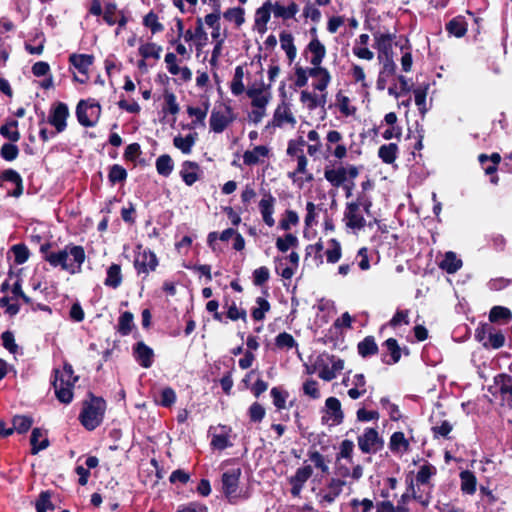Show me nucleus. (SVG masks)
I'll use <instances>...</instances> for the list:
<instances>
[{
	"mask_svg": "<svg viewBox=\"0 0 512 512\" xmlns=\"http://www.w3.org/2000/svg\"><path fill=\"white\" fill-rule=\"evenodd\" d=\"M382 440L379 438L378 432L370 428L358 438L359 448L364 453H375L382 447Z\"/></svg>",
	"mask_w": 512,
	"mask_h": 512,
	"instance_id": "8",
	"label": "nucleus"
},
{
	"mask_svg": "<svg viewBox=\"0 0 512 512\" xmlns=\"http://www.w3.org/2000/svg\"><path fill=\"white\" fill-rule=\"evenodd\" d=\"M117 7L114 3H109L105 7L104 20L108 25H114L117 21Z\"/></svg>",
	"mask_w": 512,
	"mask_h": 512,
	"instance_id": "59",
	"label": "nucleus"
},
{
	"mask_svg": "<svg viewBox=\"0 0 512 512\" xmlns=\"http://www.w3.org/2000/svg\"><path fill=\"white\" fill-rule=\"evenodd\" d=\"M249 416L251 421L260 422L265 416L264 407L257 402L253 403L249 408Z\"/></svg>",
	"mask_w": 512,
	"mask_h": 512,
	"instance_id": "56",
	"label": "nucleus"
},
{
	"mask_svg": "<svg viewBox=\"0 0 512 512\" xmlns=\"http://www.w3.org/2000/svg\"><path fill=\"white\" fill-rule=\"evenodd\" d=\"M12 251L15 256V262L17 264H22L25 261H27V259L29 257V252H28V249L26 248V246H24L22 244L14 245L12 247Z\"/></svg>",
	"mask_w": 512,
	"mask_h": 512,
	"instance_id": "55",
	"label": "nucleus"
},
{
	"mask_svg": "<svg viewBox=\"0 0 512 512\" xmlns=\"http://www.w3.org/2000/svg\"><path fill=\"white\" fill-rule=\"evenodd\" d=\"M301 102L307 103L308 108L310 110L315 109L318 105H321L322 103L318 101V97L314 94H311L308 91H302L301 92Z\"/></svg>",
	"mask_w": 512,
	"mask_h": 512,
	"instance_id": "60",
	"label": "nucleus"
},
{
	"mask_svg": "<svg viewBox=\"0 0 512 512\" xmlns=\"http://www.w3.org/2000/svg\"><path fill=\"white\" fill-rule=\"evenodd\" d=\"M414 472L410 471L405 478L406 491L402 494L401 500L397 505V512H408V509L405 505L412 499L416 497V492L414 489Z\"/></svg>",
	"mask_w": 512,
	"mask_h": 512,
	"instance_id": "12",
	"label": "nucleus"
},
{
	"mask_svg": "<svg viewBox=\"0 0 512 512\" xmlns=\"http://www.w3.org/2000/svg\"><path fill=\"white\" fill-rule=\"evenodd\" d=\"M3 346L9 350L11 353H15L18 349V346L14 342V335L10 331H5L2 334Z\"/></svg>",
	"mask_w": 512,
	"mask_h": 512,
	"instance_id": "64",
	"label": "nucleus"
},
{
	"mask_svg": "<svg viewBox=\"0 0 512 512\" xmlns=\"http://www.w3.org/2000/svg\"><path fill=\"white\" fill-rule=\"evenodd\" d=\"M144 25L149 27L152 33L163 30V25L158 22V17L155 13L150 12L144 17Z\"/></svg>",
	"mask_w": 512,
	"mask_h": 512,
	"instance_id": "53",
	"label": "nucleus"
},
{
	"mask_svg": "<svg viewBox=\"0 0 512 512\" xmlns=\"http://www.w3.org/2000/svg\"><path fill=\"white\" fill-rule=\"evenodd\" d=\"M231 111L229 108L225 112L212 111L210 117V127L216 133H221L232 122Z\"/></svg>",
	"mask_w": 512,
	"mask_h": 512,
	"instance_id": "10",
	"label": "nucleus"
},
{
	"mask_svg": "<svg viewBox=\"0 0 512 512\" xmlns=\"http://www.w3.org/2000/svg\"><path fill=\"white\" fill-rule=\"evenodd\" d=\"M276 345L279 348H292L296 343L290 334L283 332L276 337Z\"/></svg>",
	"mask_w": 512,
	"mask_h": 512,
	"instance_id": "57",
	"label": "nucleus"
},
{
	"mask_svg": "<svg viewBox=\"0 0 512 512\" xmlns=\"http://www.w3.org/2000/svg\"><path fill=\"white\" fill-rule=\"evenodd\" d=\"M244 70L242 66H237L235 69L234 78L231 83V91L235 95H240L244 92V85L242 82Z\"/></svg>",
	"mask_w": 512,
	"mask_h": 512,
	"instance_id": "37",
	"label": "nucleus"
},
{
	"mask_svg": "<svg viewBox=\"0 0 512 512\" xmlns=\"http://www.w3.org/2000/svg\"><path fill=\"white\" fill-rule=\"evenodd\" d=\"M156 168L159 174L168 176L173 169L171 157L169 155H161L156 161Z\"/></svg>",
	"mask_w": 512,
	"mask_h": 512,
	"instance_id": "39",
	"label": "nucleus"
},
{
	"mask_svg": "<svg viewBox=\"0 0 512 512\" xmlns=\"http://www.w3.org/2000/svg\"><path fill=\"white\" fill-rule=\"evenodd\" d=\"M244 10L240 7L230 8L224 13V18L228 21H234L237 26L244 22Z\"/></svg>",
	"mask_w": 512,
	"mask_h": 512,
	"instance_id": "47",
	"label": "nucleus"
},
{
	"mask_svg": "<svg viewBox=\"0 0 512 512\" xmlns=\"http://www.w3.org/2000/svg\"><path fill=\"white\" fill-rule=\"evenodd\" d=\"M133 314L131 312H124L120 318L118 323V332L122 335H128L133 327Z\"/></svg>",
	"mask_w": 512,
	"mask_h": 512,
	"instance_id": "36",
	"label": "nucleus"
},
{
	"mask_svg": "<svg viewBox=\"0 0 512 512\" xmlns=\"http://www.w3.org/2000/svg\"><path fill=\"white\" fill-rule=\"evenodd\" d=\"M445 29L450 36L462 38L467 33L468 23L464 16L458 15L446 23Z\"/></svg>",
	"mask_w": 512,
	"mask_h": 512,
	"instance_id": "13",
	"label": "nucleus"
},
{
	"mask_svg": "<svg viewBox=\"0 0 512 512\" xmlns=\"http://www.w3.org/2000/svg\"><path fill=\"white\" fill-rule=\"evenodd\" d=\"M327 261L329 263H336L341 257V246L335 239L328 242V248L325 251Z\"/></svg>",
	"mask_w": 512,
	"mask_h": 512,
	"instance_id": "35",
	"label": "nucleus"
},
{
	"mask_svg": "<svg viewBox=\"0 0 512 512\" xmlns=\"http://www.w3.org/2000/svg\"><path fill=\"white\" fill-rule=\"evenodd\" d=\"M345 218L347 219V226L350 228L361 229L365 225V220L360 214V207L357 203L348 204Z\"/></svg>",
	"mask_w": 512,
	"mask_h": 512,
	"instance_id": "14",
	"label": "nucleus"
},
{
	"mask_svg": "<svg viewBox=\"0 0 512 512\" xmlns=\"http://www.w3.org/2000/svg\"><path fill=\"white\" fill-rule=\"evenodd\" d=\"M435 473H436V468L433 465L426 462L418 470V483H422V484L428 483L430 477L432 475H434Z\"/></svg>",
	"mask_w": 512,
	"mask_h": 512,
	"instance_id": "48",
	"label": "nucleus"
},
{
	"mask_svg": "<svg viewBox=\"0 0 512 512\" xmlns=\"http://www.w3.org/2000/svg\"><path fill=\"white\" fill-rule=\"evenodd\" d=\"M344 485L345 481L340 479H332L328 485V493L323 495V501L332 503L335 498L340 495Z\"/></svg>",
	"mask_w": 512,
	"mask_h": 512,
	"instance_id": "27",
	"label": "nucleus"
},
{
	"mask_svg": "<svg viewBox=\"0 0 512 512\" xmlns=\"http://www.w3.org/2000/svg\"><path fill=\"white\" fill-rule=\"evenodd\" d=\"M272 11L276 17H283L285 19L292 18L298 12V5L294 2L284 7L278 3L272 6Z\"/></svg>",
	"mask_w": 512,
	"mask_h": 512,
	"instance_id": "28",
	"label": "nucleus"
},
{
	"mask_svg": "<svg viewBox=\"0 0 512 512\" xmlns=\"http://www.w3.org/2000/svg\"><path fill=\"white\" fill-rule=\"evenodd\" d=\"M284 122L295 124V119L290 112L287 104L279 105L274 113L273 123L276 126H281Z\"/></svg>",
	"mask_w": 512,
	"mask_h": 512,
	"instance_id": "22",
	"label": "nucleus"
},
{
	"mask_svg": "<svg viewBox=\"0 0 512 512\" xmlns=\"http://www.w3.org/2000/svg\"><path fill=\"white\" fill-rule=\"evenodd\" d=\"M385 344L387 346L388 351L391 354L393 362L394 363L398 362L401 354H400V348L398 346L397 341L393 338H389Z\"/></svg>",
	"mask_w": 512,
	"mask_h": 512,
	"instance_id": "63",
	"label": "nucleus"
},
{
	"mask_svg": "<svg viewBox=\"0 0 512 512\" xmlns=\"http://www.w3.org/2000/svg\"><path fill=\"white\" fill-rule=\"evenodd\" d=\"M18 153H19L18 147L11 143H5L1 147V151H0L1 156L7 161H12V160L16 159L18 156Z\"/></svg>",
	"mask_w": 512,
	"mask_h": 512,
	"instance_id": "51",
	"label": "nucleus"
},
{
	"mask_svg": "<svg viewBox=\"0 0 512 512\" xmlns=\"http://www.w3.org/2000/svg\"><path fill=\"white\" fill-rule=\"evenodd\" d=\"M194 142L195 137L193 134H189L186 137L177 136L173 140L174 146L180 149L185 154L191 152V148L194 145Z\"/></svg>",
	"mask_w": 512,
	"mask_h": 512,
	"instance_id": "34",
	"label": "nucleus"
},
{
	"mask_svg": "<svg viewBox=\"0 0 512 512\" xmlns=\"http://www.w3.org/2000/svg\"><path fill=\"white\" fill-rule=\"evenodd\" d=\"M47 509L53 510L54 505L51 502V493L43 491L36 502V510L37 512H46Z\"/></svg>",
	"mask_w": 512,
	"mask_h": 512,
	"instance_id": "42",
	"label": "nucleus"
},
{
	"mask_svg": "<svg viewBox=\"0 0 512 512\" xmlns=\"http://www.w3.org/2000/svg\"><path fill=\"white\" fill-rule=\"evenodd\" d=\"M408 447V442L404 437L402 432H395L391 436L390 440V448L391 450H401L402 448L406 450Z\"/></svg>",
	"mask_w": 512,
	"mask_h": 512,
	"instance_id": "50",
	"label": "nucleus"
},
{
	"mask_svg": "<svg viewBox=\"0 0 512 512\" xmlns=\"http://www.w3.org/2000/svg\"><path fill=\"white\" fill-rule=\"evenodd\" d=\"M176 400V394L174 390L170 387H167L162 390L161 393V405L164 407H170Z\"/></svg>",
	"mask_w": 512,
	"mask_h": 512,
	"instance_id": "58",
	"label": "nucleus"
},
{
	"mask_svg": "<svg viewBox=\"0 0 512 512\" xmlns=\"http://www.w3.org/2000/svg\"><path fill=\"white\" fill-rule=\"evenodd\" d=\"M272 6L273 4L267 2L256 12V26H258V29L261 32L265 30V25L270 19V12L272 11Z\"/></svg>",
	"mask_w": 512,
	"mask_h": 512,
	"instance_id": "29",
	"label": "nucleus"
},
{
	"mask_svg": "<svg viewBox=\"0 0 512 512\" xmlns=\"http://www.w3.org/2000/svg\"><path fill=\"white\" fill-rule=\"evenodd\" d=\"M105 408L106 404L102 398L90 395V399L83 402L79 416L82 425L88 430H94L102 422Z\"/></svg>",
	"mask_w": 512,
	"mask_h": 512,
	"instance_id": "4",
	"label": "nucleus"
},
{
	"mask_svg": "<svg viewBox=\"0 0 512 512\" xmlns=\"http://www.w3.org/2000/svg\"><path fill=\"white\" fill-rule=\"evenodd\" d=\"M240 475L241 470L239 468L229 470L222 475V490L230 503H235L238 498L237 490Z\"/></svg>",
	"mask_w": 512,
	"mask_h": 512,
	"instance_id": "5",
	"label": "nucleus"
},
{
	"mask_svg": "<svg viewBox=\"0 0 512 512\" xmlns=\"http://www.w3.org/2000/svg\"><path fill=\"white\" fill-rule=\"evenodd\" d=\"M432 431L436 437H443L447 438L449 433L452 431V424L447 421L443 420L440 424H436L432 427Z\"/></svg>",
	"mask_w": 512,
	"mask_h": 512,
	"instance_id": "52",
	"label": "nucleus"
},
{
	"mask_svg": "<svg viewBox=\"0 0 512 512\" xmlns=\"http://www.w3.org/2000/svg\"><path fill=\"white\" fill-rule=\"evenodd\" d=\"M94 57L87 54H71L69 57L70 63L81 74H87L89 67L92 65Z\"/></svg>",
	"mask_w": 512,
	"mask_h": 512,
	"instance_id": "19",
	"label": "nucleus"
},
{
	"mask_svg": "<svg viewBox=\"0 0 512 512\" xmlns=\"http://www.w3.org/2000/svg\"><path fill=\"white\" fill-rule=\"evenodd\" d=\"M505 335L500 330H491L489 336L485 342H483V347L486 349H499L505 344Z\"/></svg>",
	"mask_w": 512,
	"mask_h": 512,
	"instance_id": "23",
	"label": "nucleus"
},
{
	"mask_svg": "<svg viewBox=\"0 0 512 512\" xmlns=\"http://www.w3.org/2000/svg\"><path fill=\"white\" fill-rule=\"evenodd\" d=\"M45 259L53 266L60 265L62 269L71 273L80 271L85 260V251L82 246H67L58 253H51Z\"/></svg>",
	"mask_w": 512,
	"mask_h": 512,
	"instance_id": "1",
	"label": "nucleus"
},
{
	"mask_svg": "<svg viewBox=\"0 0 512 512\" xmlns=\"http://www.w3.org/2000/svg\"><path fill=\"white\" fill-rule=\"evenodd\" d=\"M227 317L233 321H236L238 319H242L244 322L247 320L246 311L243 309H238L235 303H233L228 311H227Z\"/></svg>",
	"mask_w": 512,
	"mask_h": 512,
	"instance_id": "61",
	"label": "nucleus"
},
{
	"mask_svg": "<svg viewBox=\"0 0 512 512\" xmlns=\"http://www.w3.org/2000/svg\"><path fill=\"white\" fill-rule=\"evenodd\" d=\"M268 149L265 146H256L252 151H246L243 155V160L246 165H254L259 162L260 157H265L268 154Z\"/></svg>",
	"mask_w": 512,
	"mask_h": 512,
	"instance_id": "25",
	"label": "nucleus"
},
{
	"mask_svg": "<svg viewBox=\"0 0 512 512\" xmlns=\"http://www.w3.org/2000/svg\"><path fill=\"white\" fill-rule=\"evenodd\" d=\"M382 63H383V69L380 73V78L378 80V86L379 87H383L381 85L382 83V79L384 76H390L394 73L395 71V63L393 62L391 56H387V57H382V60H380Z\"/></svg>",
	"mask_w": 512,
	"mask_h": 512,
	"instance_id": "44",
	"label": "nucleus"
},
{
	"mask_svg": "<svg viewBox=\"0 0 512 512\" xmlns=\"http://www.w3.org/2000/svg\"><path fill=\"white\" fill-rule=\"evenodd\" d=\"M298 223V215L294 211H287L286 216L280 222V227L283 230H289L291 225H296Z\"/></svg>",
	"mask_w": 512,
	"mask_h": 512,
	"instance_id": "62",
	"label": "nucleus"
},
{
	"mask_svg": "<svg viewBox=\"0 0 512 512\" xmlns=\"http://www.w3.org/2000/svg\"><path fill=\"white\" fill-rule=\"evenodd\" d=\"M77 381L78 377H74L73 380L64 379L63 375L59 376V370H55L53 387L55 389L56 397L60 402L67 404L72 400V388Z\"/></svg>",
	"mask_w": 512,
	"mask_h": 512,
	"instance_id": "6",
	"label": "nucleus"
},
{
	"mask_svg": "<svg viewBox=\"0 0 512 512\" xmlns=\"http://www.w3.org/2000/svg\"><path fill=\"white\" fill-rule=\"evenodd\" d=\"M32 423V418L28 416L17 415L13 418V426L18 433L27 432L31 428Z\"/></svg>",
	"mask_w": 512,
	"mask_h": 512,
	"instance_id": "40",
	"label": "nucleus"
},
{
	"mask_svg": "<svg viewBox=\"0 0 512 512\" xmlns=\"http://www.w3.org/2000/svg\"><path fill=\"white\" fill-rule=\"evenodd\" d=\"M281 47L286 51L287 57L292 62L296 56V48L293 44V37L289 33H281L280 35Z\"/></svg>",
	"mask_w": 512,
	"mask_h": 512,
	"instance_id": "33",
	"label": "nucleus"
},
{
	"mask_svg": "<svg viewBox=\"0 0 512 512\" xmlns=\"http://www.w3.org/2000/svg\"><path fill=\"white\" fill-rule=\"evenodd\" d=\"M126 177L127 172L122 166L118 164L111 166L109 171V180L111 183L115 184L117 182H122L126 179Z\"/></svg>",
	"mask_w": 512,
	"mask_h": 512,
	"instance_id": "46",
	"label": "nucleus"
},
{
	"mask_svg": "<svg viewBox=\"0 0 512 512\" xmlns=\"http://www.w3.org/2000/svg\"><path fill=\"white\" fill-rule=\"evenodd\" d=\"M298 239L293 234H287L285 238H278L276 246L281 252H286L290 247L296 246Z\"/></svg>",
	"mask_w": 512,
	"mask_h": 512,
	"instance_id": "49",
	"label": "nucleus"
},
{
	"mask_svg": "<svg viewBox=\"0 0 512 512\" xmlns=\"http://www.w3.org/2000/svg\"><path fill=\"white\" fill-rule=\"evenodd\" d=\"M158 264L156 255L150 251H144L140 253L138 257L135 259V267L138 270V273L147 274L149 270H155Z\"/></svg>",
	"mask_w": 512,
	"mask_h": 512,
	"instance_id": "11",
	"label": "nucleus"
},
{
	"mask_svg": "<svg viewBox=\"0 0 512 512\" xmlns=\"http://www.w3.org/2000/svg\"><path fill=\"white\" fill-rule=\"evenodd\" d=\"M308 50L313 54L311 58V64L314 66L313 68L308 69V74L311 77L321 76L319 82H317L314 87L317 90L323 91L326 89L330 82V74L327 69L320 67V64L325 57L326 49L325 46L317 39H313L309 45Z\"/></svg>",
	"mask_w": 512,
	"mask_h": 512,
	"instance_id": "3",
	"label": "nucleus"
},
{
	"mask_svg": "<svg viewBox=\"0 0 512 512\" xmlns=\"http://www.w3.org/2000/svg\"><path fill=\"white\" fill-rule=\"evenodd\" d=\"M69 115V110L66 104L59 102L49 116L48 122L53 125L57 132H62L66 128V119Z\"/></svg>",
	"mask_w": 512,
	"mask_h": 512,
	"instance_id": "9",
	"label": "nucleus"
},
{
	"mask_svg": "<svg viewBox=\"0 0 512 512\" xmlns=\"http://www.w3.org/2000/svg\"><path fill=\"white\" fill-rule=\"evenodd\" d=\"M312 473V467L309 465L299 468L295 475L290 479V482H296L304 485V483L311 477Z\"/></svg>",
	"mask_w": 512,
	"mask_h": 512,
	"instance_id": "45",
	"label": "nucleus"
},
{
	"mask_svg": "<svg viewBox=\"0 0 512 512\" xmlns=\"http://www.w3.org/2000/svg\"><path fill=\"white\" fill-rule=\"evenodd\" d=\"M378 347L373 337L368 336L358 344V352L361 356L367 357L376 354Z\"/></svg>",
	"mask_w": 512,
	"mask_h": 512,
	"instance_id": "32",
	"label": "nucleus"
},
{
	"mask_svg": "<svg viewBox=\"0 0 512 512\" xmlns=\"http://www.w3.org/2000/svg\"><path fill=\"white\" fill-rule=\"evenodd\" d=\"M491 330H494V327L487 324V323H482L480 324L476 329H475V339L482 343L485 342L489 336V333L491 332Z\"/></svg>",
	"mask_w": 512,
	"mask_h": 512,
	"instance_id": "54",
	"label": "nucleus"
},
{
	"mask_svg": "<svg viewBox=\"0 0 512 512\" xmlns=\"http://www.w3.org/2000/svg\"><path fill=\"white\" fill-rule=\"evenodd\" d=\"M461 491L464 494L473 495L477 489V478L470 470L460 472Z\"/></svg>",
	"mask_w": 512,
	"mask_h": 512,
	"instance_id": "18",
	"label": "nucleus"
},
{
	"mask_svg": "<svg viewBox=\"0 0 512 512\" xmlns=\"http://www.w3.org/2000/svg\"><path fill=\"white\" fill-rule=\"evenodd\" d=\"M462 265V260L458 258L456 253L453 251L446 252L443 259L439 263V267L448 274L456 273L462 267Z\"/></svg>",
	"mask_w": 512,
	"mask_h": 512,
	"instance_id": "15",
	"label": "nucleus"
},
{
	"mask_svg": "<svg viewBox=\"0 0 512 512\" xmlns=\"http://www.w3.org/2000/svg\"><path fill=\"white\" fill-rule=\"evenodd\" d=\"M491 394V402L503 409L512 410V376L507 373H500L494 376L493 384L488 386Z\"/></svg>",
	"mask_w": 512,
	"mask_h": 512,
	"instance_id": "2",
	"label": "nucleus"
},
{
	"mask_svg": "<svg viewBox=\"0 0 512 512\" xmlns=\"http://www.w3.org/2000/svg\"><path fill=\"white\" fill-rule=\"evenodd\" d=\"M17 124V121H12L1 126L0 134L12 142H17L20 139V133L16 130Z\"/></svg>",
	"mask_w": 512,
	"mask_h": 512,
	"instance_id": "38",
	"label": "nucleus"
},
{
	"mask_svg": "<svg viewBox=\"0 0 512 512\" xmlns=\"http://www.w3.org/2000/svg\"><path fill=\"white\" fill-rule=\"evenodd\" d=\"M377 46L379 49V60H382V57L391 56L390 52L392 50V37L389 34H381L376 37Z\"/></svg>",
	"mask_w": 512,
	"mask_h": 512,
	"instance_id": "30",
	"label": "nucleus"
},
{
	"mask_svg": "<svg viewBox=\"0 0 512 512\" xmlns=\"http://www.w3.org/2000/svg\"><path fill=\"white\" fill-rule=\"evenodd\" d=\"M161 50V47L157 46L154 43H146L139 47V53L143 58L152 57L155 59H159Z\"/></svg>",
	"mask_w": 512,
	"mask_h": 512,
	"instance_id": "41",
	"label": "nucleus"
},
{
	"mask_svg": "<svg viewBox=\"0 0 512 512\" xmlns=\"http://www.w3.org/2000/svg\"><path fill=\"white\" fill-rule=\"evenodd\" d=\"M489 321L497 324H508L512 320V311L505 306L496 305L490 309Z\"/></svg>",
	"mask_w": 512,
	"mask_h": 512,
	"instance_id": "16",
	"label": "nucleus"
},
{
	"mask_svg": "<svg viewBox=\"0 0 512 512\" xmlns=\"http://www.w3.org/2000/svg\"><path fill=\"white\" fill-rule=\"evenodd\" d=\"M275 198L271 194H267L261 199L259 203L260 211L263 217L264 222L272 227L274 225V219L272 217L273 214V206H274Z\"/></svg>",
	"mask_w": 512,
	"mask_h": 512,
	"instance_id": "17",
	"label": "nucleus"
},
{
	"mask_svg": "<svg viewBox=\"0 0 512 512\" xmlns=\"http://www.w3.org/2000/svg\"><path fill=\"white\" fill-rule=\"evenodd\" d=\"M325 178L335 187L341 186L347 178V170L345 168L326 169Z\"/></svg>",
	"mask_w": 512,
	"mask_h": 512,
	"instance_id": "24",
	"label": "nucleus"
},
{
	"mask_svg": "<svg viewBox=\"0 0 512 512\" xmlns=\"http://www.w3.org/2000/svg\"><path fill=\"white\" fill-rule=\"evenodd\" d=\"M77 119L85 127H92L100 116L99 104L87 105V102L81 100L76 108Z\"/></svg>",
	"mask_w": 512,
	"mask_h": 512,
	"instance_id": "7",
	"label": "nucleus"
},
{
	"mask_svg": "<svg viewBox=\"0 0 512 512\" xmlns=\"http://www.w3.org/2000/svg\"><path fill=\"white\" fill-rule=\"evenodd\" d=\"M134 351L137 360L143 367L149 368L152 365L154 353L150 347L145 345L143 342H138Z\"/></svg>",
	"mask_w": 512,
	"mask_h": 512,
	"instance_id": "20",
	"label": "nucleus"
},
{
	"mask_svg": "<svg viewBox=\"0 0 512 512\" xmlns=\"http://www.w3.org/2000/svg\"><path fill=\"white\" fill-rule=\"evenodd\" d=\"M326 407H327L328 411L331 413V415L333 416L334 422L337 424L341 423L344 415L341 410L340 401L335 397H329L326 400Z\"/></svg>",
	"mask_w": 512,
	"mask_h": 512,
	"instance_id": "31",
	"label": "nucleus"
},
{
	"mask_svg": "<svg viewBox=\"0 0 512 512\" xmlns=\"http://www.w3.org/2000/svg\"><path fill=\"white\" fill-rule=\"evenodd\" d=\"M122 282L121 267L118 264H112L107 271L105 284L112 288H117Z\"/></svg>",
	"mask_w": 512,
	"mask_h": 512,
	"instance_id": "26",
	"label": "nucleus"
},
{
	"mask_svg": "<svg viewBox=\"0 0 512 512\" xmlns=\"http://www.w3.org/2000/svg\"><path fill=\"white\" fill-rule=\"evenodd\" d=\"M397 146L395 144L383 145L379 148V157L385 163H392L396 157Z\"/></svg>",
	"mask_w": 512,
	"mask_h": 512,
	"instance_id": "43",
	"label": "nucleus"
},
{
	"mask_svg": "<svg viewBox=\"0 0 512 512\" xmlns=\"http://www.w3.org/2000/svg\"><path fill=\"white\" fill-rule=\"evenodd\" d=\"M30 444L32 446L31 453L37 454L40 450L48 447L49 441L39 428H34L30 437Z\"/></svg>",
	"mask_w": 512,
	"mask_h": 512,
	"instance_id": "21",
	"label": "nucleus"
}]
</instances>
